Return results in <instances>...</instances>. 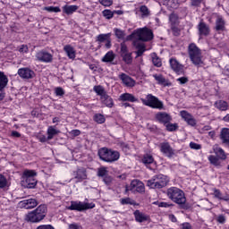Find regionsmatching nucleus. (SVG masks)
<instances>
[{
    "label": "nucleus",
    "instance_id": "a211bd4d",
    "mask_svg": "<svg viewBox=\"0 0 229 229\" xmlns=\"http://www.w3.org/2000/svg\"><path fill=\"white\" fill-rule=\"evenodd\" d=\"M199 30V36L200 37H208L210 35V27L207 25L204 21H200L197 26Z\"/></svg>",
    "mask_w": 229,
    "mask_h": 229
},
{
    "label": "nucleus",
    "instance_id": "5701e85b",
    "mask_svg": "<svg viewBox=\"0 0 229 229\" xmlns=\"http://www.w3.org/2000/svg\"><path fill=\"white\" fill-rule=\"evenodd\" d=\"M119 79L122 81V83L125 85V87H135V81L131 79V77L128 76L126 73L120 74Z\"/></svg>",
    "mask_w": 229,
    "mask_h": 229
},
{
    "label": "nucleus",
    "instance_id": "338daca9",
    "mask_svg": "<svg viewBox=\"0 0 229 229\" xmlns=\"http://www.w3.org/2000/svg\"><path fill=\"white\" fill-rule=\"evenodd\" d=\"M182 229H192V225H191L189 223H184L182 225Z\"/></svg>",
    "mask_w": 229,
    "mask_h": 229
},
{
    "label": "nucleus",
    "instance_id": "6e6552de",
    "mask_svg": "<svg viewBox=\"0 0 229 229\" xmlns=\"http://www.w3.org/2000/svg\"><path fill=\"white\" fill-rule=\"evenodd\" d=\"M37 172L35 170H25L21 176L22 178V185L27 187V189H35L37 186Z\"/></svg>",
    "mask_w": 229,
    "mask_h": 229
},
{
    "label": "nucleus",
    "instance_id": "6ab92c4d",
    "mask_svg": "<svg viewBox=\"0 0 229 229\" xmlns=\"http://www.w3.org/2000/svg\"><path fill=\"white\" fill-rule=\"evenodd\" d=\"M225 30L226 21H225L223 16H217L216 20L215 30L217 31V33H223V31H225Z\"/></svg>",
    "mask_w": 229,
    "mask_h": 229
},
{
    "label": "nucleus",
    "instance_id": "2eb2a0df",
    "mask_svg": "<svg viewBox=\"0 0 229 229\" xmlns=\"http://www.w3.org/2000/svg\"><path fill=\"white\" fill-rule=\"evenodd\" d=\"M18 75L23 80H31L35 78V72L30 68H20L18 70Z\"/></svg>",
    "mask_w": 229,
    "mask_h": 229
},
{
    "label": "nucleus",
    "instance_id": "393cba45",
    "mask_svg": "<svg viewBox=\"0 0 229 229\" xmlns=\"http://www.w3.org/2000/svg\"><path fill=\"white\" fill-rule=\"evenodd\" d=\"M153 78L156 80V81L158 83V85H163V87H171V82L165 78H164V75L162 74H153Z\"/></svg>",
    "mask_w": 229,
    "mask_h": 229
},
{
    "label": "nucleus",
    "instance_id": "603ef678",
    "mask_svg": "<svg viewBox=\"0 0 229 229\" xmlns=\"http://www.w3.org/2000/svg\"><path fill=\"white\" fill-rule=\"evenodd\" d=\"M108 174V171H106V168L105 167H101L98 169V176H106V174Z\"/></svg>",
    "mask_w": 229,
    "mask_h": 229
},
{
    "label": "nucleus",
    "instance_id": "c9c22d12",
    "mask_svg": "<svg viewBox=\"0 0 229 229\" xmlns=\"http://www.w3.org/2000/svg\"><path fill=\"white\" fill-rule=\"evenodd\" d=\"M114 60H115V55L114 54L113 51L107 52L105 55V56L102 58V62H105V63L114 62Z\"/></svg>",
    "mask_w": 229,
    "mask_h": 229
},
{
    "label": "nucleus",
    "instance_id": "4d7b16f0",
    "mask_svg": "<svg viewBox=\"0 0 229 229\" xmlns=\"http://www.w3.org/2000/svg\"><path fill=\"white\" fill-rule=\"evenodd\" d=\"M177 81H179L180 85H185V83H189V78L181 77L177 79Z\"/></svg>",
    "mask_w": 229,
    "mask_h": 229
},
{
    "label": "nucleus",
    "instance_id": "412c9836",
    "mask_svg": "<svg viewBox=\"0 0 229 229\" xmlns=\"http://www.w3.org/2000/svg\"><path fill=\"white\" fill-rule=\"evenodd\" d=\"M170 67L176 74H183V66L175 58L169 60Z\"/></svg>",
    "mask_w": 229,
    "mask_h": 229
},
{
    "label": "nucleus",
    "instance_id": "f8f14e48",
    "mask_svg": "<svg viewBox=\"0 0 229 229\" xmlns=\"http://www.w3.org/2000/svg\"><path fill=\"white\" fill-rule=\"evenodd\" d=\"M120 55L123 58V61L130 65L133 62V57L131 56V52L128 51V47L125 43H121V51Z\"/></svg>",
    "mask_w": 229,
    "mask_h": 229
},
{
    "label": "nucleus",
    "instance_id": "f3484780",
    "mask_svg": "<svg viewBox=\"0 0 229 229\" xmlns=\"http://www.w3.org/2000/svg\"><path fill=\"white\" fill-rule=\"evenodd\" d=\"M156 119L158 121V123H161V124H167L173 120L170 114L165 112L157 113L156 114Z\"/></svg>",
    "mask_w": 229,
    "mask_h": 229
},
{
    "label": "nucleus",
    "instance_id": "774afa93",
    "mask_svg": "<svg viewBox=\"0 0 229 229\" xmlns=\"http://www.w3.org/2000/svg\"><path fill=\"white\" fill-rule=\"evenodd\" d=\"M12 137H16L17 139H19V137H21V134L19 133V131H13L12 132Z\"/></svg>",
    "mask_w": 229,
    "mask_h": 229
},
{
    "label": "nucleus",
    "instance_id": "4c0bfd02",
    "mask_svg": "<svg viewBox=\"0 0 229 229\" xmlns=\"http://www.w3.org/2000/svg\"><path fill=\"white\" fill-rule=\"evenodd\" d=\"M142 162L145 165H149V164H153L155 162V158H153V156L146 154L142 158Z\"/></svg>",
    "mask_w": 229,
    "mask_h": 229
},
{
    "label": "nucleus",
    "instance_id": "c03bdc74",
    "mask_svg": "<svg viewBox=\"0 0 229 229\" xmlns=\"http://www.w3.org/2000/svg\"><path fill=\"white\" fill-rule=\"evenodd\" d=\"M6 187H8V180L0 174V189H6Z\"/></svg>",
    "mask_w": 229,
    "mask_h": 229
},
{
    "label": "nucleus",
    "instance_id": "5fc2aeb1",
    "mask_svg": "<svg viewBox=\"0 0 229 229\" xmlns=\"http://www.w3.org/2000/svg\"><path fill=\"white\" fill-rule=\"evenodd\" d=\"M100 4L103 6H112L113 4V0H98Z\"/></svg>",
    "mask_w": 229,
    "mask_h": 229
},
{
    "label": "nucleus",
    "instance_id": "79ce46f5",
    "mask_svg": "<svg viewBox=\"0 0 229 229\" xmlns=\"http://www.w3.org/2000/svg\"><path fill=\"white\" fill-rule=\"evenodd\" d=\"M163 4L168 6V8H176L178 4L174 2V0H162Z\"/></svg>",
    "mask_w": 229,
    "mask_h": 229
},
{
    "label": "nucleus",
    "instance_id": "39448f33",
    "mask_svg": "<svg viewBox=\"0 0 229 229\" xmlns=\"http://www.w3.org/2000/svg\"><path fill=\"white\" fill-rule=\"evenodd\" d=\"M167 183H169V179L162 174L154 175L152 179L147 182V185L150 189H164L167 186Z\"/></svg>",
    "mask_w": 229,
    "mask_h": 229
},
{
    "label": "nucleus",
    "instance_id": "f704fd0d",
    "mask_svg": "<svg viewBox=\"0 0 229 229\" xmlns=\"http://www.w3.org/2000/svg\"><path fill=\"white\" fill-rule=\"evenodd\" d=\"M208 158L210 164H212V165H215V167H220L221 160H219V157L214 155H210Z\"/></svg>",
    "mask_w": 229,
    "mask_h": 229
},
{
    "label": "nucleus",
    "instance_id": "20e7f679",
    "mask_svg": "<svg viewBox=\"0 0 229 229\" xmlns=\"http://www.w3.org/2000/svg\"><path fill=\"white\" fill-rule=\"evenodd\" d=\"M47 208L46 205H40L33 211L28 213L26 219L30 223H40L46 217Z\"/></svg>",
    "mask_w": 229,
    "mask_h": 229
},
{
    "label": "nucleus",
    "instance_id": "ea45409f",
    "mask_svg": "<svg viewBox=\"0 0 229 229\" xmlns=\"http://www.w3.org/2000/svg\"><path fill=\"white\" fill-rule=\"evenodd\" d=\"M103 17L106 19L107 21H110V19H114V11H111L110 9H106L102 12Z\"/></svg>",
    "mask_w": 229,
    "mask_h": 229
},
{
    "label": "nucleus",
    "instance_id": "bf43d9fd",
    "mask_svg": "<svg viewBox=\"0 0 229 229\" xmlns=\"http://www.w3.org/2000/svg\"><path fill=\"white\" fill-rule=\"evenodd\" d=\"M69 229H83V226L80 224L73 223L69 225Z\"/></svg>",
    "mask_w": 229,
    "mask_h": 229
},
{
    "label": "nucleus",
    "instance_id": "58836bf2",
    "mask_svg": "<svg viewBox=\"0 0 229 229\" xmlns=\"http://www.w3.org/2000/svg\"><path fill=\"white\" fill-rule=\"evenodd\" d=\"M134 46H136V48L138 49L136 52L137 56H140L141 55H144V52L146 51V47H144L143 44L134 43Z\"/></svg>",
    "mask_w": 229,
    "mask_h": 229
},
{
    "label": "nucleus",
    "instance_id": "bb28decb",
    "mask_svg": "<svg viewBox=\"0 0 229 229\" xmlns=\"http://www.w3.org/2000/svg\"><path fill=\"white\" fill-rule=\"evenodd\" d=\"M121 101H129L130 103H137L139 99L131 93H123L120 96Z\"/></svg>",
    "mask_w": 229,
    "mask_h": 229
},
{
    "label": "nucleus",
    "instance_id": "7ed1b4c3",
    "mask_svg": "<svg viewBox=\"0 0 229 229\" xmlns=\"http://www.w3.org/2000/svg\"><path fill=\"white\" fill-rule=\"evenodd\" d=\"M98 157L100 160H103V162H107L109 164H112L114 162H117V160L121 158V153L112 148H101L98 150Z\"/></svg>",
    "mask_w": 229,
    "mask_h": 229
},
{
    "label": "nucleus",
    "instance_id": "7c9ffc66",
    "mask_svg": "<svg viewBox=\"0 0 229 229\" xmlns=\"http://www.w3.org/2000/svg\"><path fill=\"white\" fill-rule=\"evenodd\" d=\"M215 106L221 110L222 112H225L228 109V102L224 100H218L215 103Z\"/></svg>",
    "mask_w": 229,
    "mask_h": 229
},
{
    "label": "nucleus",
    "instance_id": "49530a36",
    "mask_svg": "<svg viewBox=\"0 0 229 229\" xmlns=\"http://www.w3.org/2000/svg\"><path fill=\"white\" fill-rule=\"evenodd\" d=\"M110 38V34H100L98 36V42H106Z\"/></svg>",
    "mask_w": 229,
    "mask_h": 229
},
{
    "label": "nucleus",
    "instance_id": "c85d7f7f",
    "mask_svg": "<svg viewBox=\"0 0 229 229\" xmlns=\"http://www.w3.org/2000/svg\"><path fill=\"white\" fill-rule=\"evenodd\" d=\"M214 197L217 199H222L223 201H229V194L225 193V196H223V193L220 190L214 189L213 191Z\"/></svg>",
    "mask_w": 229,
    "mask_h": 229
},
{
    "label": "nucleus",
    "instance_id": "dca6fc26",
    "mask_svg": "<svg viewBox=\"0 0 229 229\" xmlns=\"http://www.w3.org/2000/svg\"><path fill=\"white\" fill-rule=\"evenodd\" d=\"M8 85V77L4 74V72H0V101L4 99V95H3V90L6 89Z\"/></svg>",
    "mask_w": 229,
    "mask_h": 229
},
{
    "label": "nucleus",
    "instance_id": "b1692460",
    "mask_svg": "<svg viewBox=\"0 0 229 229\" xmlns=\"http://www.w3.org/2000/svg\"><path fill=\"white\" fill-rule=\"evenodd\" d=\"M181 117L182 119H184L185 122H187V123L190 126H196V119H194V117L192 116V114H191L189 112L187 111H181Z\"/></svg>",
    "mask_w": 229,
    "mask_h": 229
},
{
    "label": "nucleus",
    "instance_id": "1a4fd4ad",
    "mask_svg": "<svg viewBox=\"0 0 229 229\" xmlns=\"http://www.w3.org/2000/svg\"><path fill=\"white\" fill-rule=\"evenodd\" d=\"M130 37L131 38H138L142 42H148V40H153V31L148 28L140 29L134 30Z\"/></svg>",
    "mask_w": 229,
    "mask_h": 229
},
{
    "label": "nucleus",
    "instance_id": "052dcab7",
    "mask_svg": "<svg viewBox=\"0 0 229 229\" xmlns=\"http://www.w3.org/2000/svg\"><path fill=\"white\" fill-rule=\"evenodd\" d=\"M29 48L27 45H21L19 48L20 53H28Z\"/></svg>",
    "mask_w": 229,
    "mask_h": 229
},
{
    "label": "nucleus",
    "instance_id": "e2e57ef3",
    "mask_svg": "<svg viewBox=\"0 0 229 229\" xmlns=\"http://www.w3.org/2000/svg\"><path fill=\"white\" fill-rule=\"evenodd\" d=\"M158 207H162L164 208H169V207H173V204H169L167 202H160Z\"/></svg>",
    "mask_w": 229,
    "mask_h": 229
},
{
    "label": "nucleus",
    "instance_id": "4be33fe9",
    "mask_svg": "<svg viewBox=\"0 0 229 229\" xmlns=\"http://www.w3.org/2000/svg\"><path fill=\"white\" fill-rule=\"evenodd\" d=\"M133 216L136 223H146V221H149L150 219L148 215L140 212V210L139 209H136L133 212Z\"/></svg>",
    "mask_w": 229,
    "mask_h": 229
},
{
    "label": "nucleus",
    "instance_id": "0e129e2a",
    "mask_svg": "<svg viewBox=\"0 0 229 229\" xmlns=\"http://www.w3.org/2000/svg\"><path fill=\"white\" fill-rule=\"evenodd\" d=\"M104 182L106 185H110L112 183V177L111 176H105L104 177Z\"/></svg>",
    "mask_w": 229,
    "mask_h": 229
},
{
    "label": "nucleus",
    "instance_id": "e433bc0d",
    "mask_svg": "<svg viewBox=\"0 0 229 229\" xmlns=\"http://www.w3.org/2000/svg\"><path fill=\"white\" fill-rule=\"evenodd\" d=\"M140 12L141 13V19H146V17H149V9L146 5H141L140 7Z\"/></svg>",
    "mask_w": 229,
    "mask_h": 229
},
{
    "label": "nucleus",
    "instance_id": "4468645a",
    "mask_svg": "<svg viewBox=\"0 0 229 229\" xmlns=\"http://www.w3.org/2000/svg\"><path fill=\"white\" fill-rule=\"evenodd\" d=\"M36 58L38 62H45V64H51V62H53V55L44 50L38 52L36 54Z\"/></svg>",
    "mask_w": 229,
    "mask_h": 229
},
{
    "label": "nucleus",
    "instance_id": "37998d69",
    "mask_svg": "<svg viewBox=\"0 0 229 229\" xmlns=\"http://www.w3.org/2000/svg\"><path fill=\"white\" fill-rule=\"evenodd\" d=\"M152 63L155 67H162V60L157 55H152Z\"/></svg>",
    "mask_w": 229,
    "mask_h": 229
},
{
    "label": "nucleus",
    "instance_id": "680f3d73",
    "mask_svg": "<svg viewBox=\"0 0 229 229\" xmlns=\"http://www.w3.org/2000/svg\"><path fill=\"white\" fill-rule=\"evenodd\" d=\"M172 33L174 37H178L180 35V29L177 27H172Z\"/></svg>",
    "mask_w": 229,
    "mask_h": 229
},
{
    "label": "nucleus",
    "instance_id": "cd10ccee",
    "mask_svg": "<svg viewBox=\"0 0 229 229\" xmlns=\"http://www.w3.org/2000/svg\"><path fill=\"white\" fill-rule=\"evenodd\" d=\"M64 50L65 51L68 58L72 60H74V58H76V51L74 50V47H72L71 45L64 46Z\"/></svg>",
    "mask_w": 229,
    "mask_h": 229
},
{
    "label": "nucleus",
    "instance_id": "ddd939ff",
    "mask_svg": "<svg viewBox=\"0 0 229 229\" xmlns=\"http://www.w3.org/2000/svg\"><path fill=\"white\" fill-rule=\"evenodd\" d=\"M159 149L161 153H163V155L168 158H173V157H174V150L173 147H171V144L167 141L161 142L159 144Z\"/></svg>",
    "mask_w": 229,
    "mask_h": 229
},
{
    "label": "nucleus",
    "instance_id": "a878e982",
    "mask_svg": "<svg viewBox=\"0 0 229 229\" xmlns=\"http://www.w3.org/2000/svg\"><path fill=\"white\" fill-rule=\"evenodd\" d=\"M220 140H222L223 144H225V146H228L229 144V129L228 128L222 129L220 133Z\"/></svg>",
    "mask_w": 229,
    "mask_h": 229
},
{
    "label": "nucleus",
    "instance_id": "69168bd1",
    "mask_svg": "<svg viewBox=\"0 0 229 229\" xmlns=\"http://www.w3.org/2000/svg\"><path fill=\"white\" fill-rule=\"evenodd\" d=\"M71 133H72V135H73V137H78V136L81 135V131L72 130Z\"/></svg>",
    "mask_w": 229,
    "mask_h": 229
},
{
    "label": "nucleus",
    "instance_id": "8fccbe9b",
    "mask_svg": "<svg viewBox=\"0 0 229 229\" xmlns=\"http://www.w3.org/2000/svg\"><path fill=\"white\" fill-rule=\"evenodd\" d=\"M122 205H135V200H132L130 198H125L121 199Z\"/></svg>",
    "mask_w": 229,
    "mask_h": 229
},
{
    "label": "nucleus",
    "instance_id": "2f4dec72",
    "mask_svg": "<svg viewBox=\"0 0 229 229\" xmlns=\"http://www.w3.org/2000/svg\"><path fill=\"white\" fill-rule=\"evenodd\" d=\"M214 153L216 155L217 157L220 158V160H226V154L225 153V150L219 147L214 148Z\"/></svg>",
    "mask_w": 229,
    "mask_h": 229
},
{
    "label": "nucleus",
    "instance_id": "c756f323",
    "mask_svg": "<svg viewBox=\"0 0 229 229\" xmlns=\"http://www.w3.org/2000/svg\"><path fill=\"white\" fill-rule=\"evenodd\" d=\"M23 205L25 208H35V207L38 205V202L35 199H29L27 200H24Z\"/></svg>",
    "mask_w": 229,
    "mask_h": 229
},
{
    "label": "nucleus",
    "instance_id": "a18cd8bd",
    "mask_svg": "<svg viewBox=\"0 0 229 229\" xmlns=\"http://www.w3.org/2000/svg\"><path fill=\"white\" fill-rule=\"evenodd\" d=\"M165 128L167 131H176L178 130V123H166Z\"/></svg>",
    "mask_w": 229,
    "mask_h": 229
},
{
    "label": "nucleus",
    "instance_id": "423d86ee",
    "mask_svg": "<svg viewBox=\"0 0 229 229\" xmlns=\"http://www.w3.org/2000/svg\"><path fill=\"white\" fill-rule=\"evenodd\" d=\"M140 101L145 106H149L150 108H155L157 110H165L164 102L151 94L147 95L145 98H140Z\"/></svg>",
    "mask_w": 229,
    "mask_h": 229
},
{
    "label": "nucleus",
    "instance_id": "09e8293b",
    "mask_svg": "<svg viewBox=\"0 0 229 229\" xmlns=\"http://www.w3.org/2000/svg\"><path fill=\"white\" fill-rule=\"evenodd\" d=\"M114 35L117 38L123 39L125 37L124 31L119 29L114 30Z\"/></svg>",
    "mask_w": 229,
    "mask_h": 229
},
{
    "label": "nucleus",
    "instance_id": "f03ea898",
    "mask_svg": "<svg viewBox=\"0 0 229 229\" xmlns=\"http://www.w3.org/2000/svg\"><path fill=\"white\" fill-rule=\"evenodd\" d=\"M188 55L193 65L196 67H201L203 65V55L201 54V49L196 44L191 43L189 45Z\"/></svg>",
    "mask_w": 229,
    "mask_h": 229
},
{
    "label": "nucleus",
    "instance_id": "72a5a7b5",
    "mask_svg": "<svg viewBox=\"0 0 229 229\" xmlns=\"http://www.w3.org/2000/svg\"><path fill=\"white\" fill-rule=\"evenodd\" d=\"M78 10V5H64L63 7V12L66 13V15H71V13H74Z\"/></svg>",
    "mask_w": 229,
    "mask_h": 229
},
{
    "label": "nucleus",
    "instance_id": "864d4df0",
    "mask_svg": "<svg viewBox=\"0 0 229 229\" xmlns=\"http://www.w3.org/2000/svg\"><path fill=\"white\" fill-rule=\"evenodd\" d=\"M55 96H64L65 91L62 89V87H57L55 89Z\"/></svg>",
    "mask_w": 229,
    "mask_h": 229
},
{
    "label": "nucleus",
    "instance_id": "a19ab883",
    "mask_svg": "<svg viewBox=\"0 0 229 229\" xmlns=\"http://www.w3.org/2000/svg\"><path fill=\"white\" fill-rule=\"evenodd\" d=\"M94 122L98 123V124H103L105 123L106 118L105 115L101 114H96L93 117Z\"/></svg>",
    "mask_w": 229,
    "mask_h": 229
},
{
    "label": "nucleus",
    "instance_id": "aec40b11",
    "mask_svg": "<svg viewBox=\"0 0 229 229\" xmlns=\"http://www.w3.org/2000/svg\"><path fill=\"white\" fill-rule=\"evenodd\" d=\"M72 174L76 182H83V180H87V170L83 167L78 168Z\"/></svg>",
    "mask_w": 229,
    "mask_h": 229
},
{
    "label": "nucleus",
    "instance_id": "6e6d98bb",
    "mask_svg": "<svg viewBox=\"0 0 229 229\" xmlns=\"http://www.w3.org/2000/svg\"><path fill=\"white\" fill-rule=\"evenodd\" d=\"M190 148H191V149H201V145L200 144H198V143H196V142H191L190 143Z\"/></svg>",
    "mask_w": 229,
    "mask_h": 229
},
{
    "label": "nucleus",
    "instance_id": "f257e3e1",
    "mask_svg": "<svg viewBox=\"0 0 229 229\" xmlns=\"http://www.w3.org/2000/svg\"><path fill=\"white\" fill-rule=\"evenodd\" d=\"M166 195L169 199L174 201V203L180 205L181 208H184V210H187V208H189V207L185 205V203H187V198H185V193L181 189L176 187H171L166 191Z\"/></svg>",
    "mask_w": 229,
    "mask_h": 229
},
{
    "label": "nucleus",
    "instance_id": "de8ad7c7",
    "mask_svg": "<svg viewBox=\"0 0 229 229\" xmlns=\"http://www.w3.org/2000/svg\"><path fill=\"white\" fill-rule=\"evenodd\" d=\"M45 10L47 12L54 13H58L62 12V10H60V7H55V6L45 7Z\"/></svg>",
    "mask_w": 229,
    "mask_h": 229
},
{
    "label": "nucleus",
    "instance_id": "3c124183",
    "mask_svg": "<svg viewBox=\"0 0 229 229\" xmlns=\"http://www.w3.org/2000/svg\"><path fill=\"white\" fill-rule=\"evenodd\" d=\"M205 0H191V6H195V8H198L201 6V3H203Z\"/></svg>",
    "mask_w": 229,
    "mask_h": 229
},
{
    "label": "nucleus",
    "instance_id": "0eeeda50",
    "mask_svg": "<svg viewBox=\"0 0 229 229\" xmlns=\"http://www.w3.org/2000/svg\"><path fill=\"white\" fill-rule=\"evenodd\" d=\"M93 90L96 92V94H98V96H100L102 105H105V106H107V108H112L114 106V98H112V97L106 93V90H105L103 86H95Z\"/></svg>",
    "mask_w": 229,
    "mask_h": 229
},
{
    "label": "nucleus",
    "instance_id": "473e14b6",
    "mask_svg": "<svg viewBox=\"0 0 229 229\" xmlns=\"http://www.w3.org/2000/svg\"><path fill=\"white\" fill-rule=\"evenodd\" d=\"M58 133H60V131L55 129L53 126H49L47 129V140H52L55 135H58Z\"/></svg>",
    "mask_w": 229,
    "mask_h": 229
},
{
    "label": "nucleus",
    "instance_id": "9b49d317",
    "mask_svg": "<svg viewBox=\"0 0 229 229\" xmlns=\"http://www.w3.org/2000/svg\"><path fill=\"white\" fill-rule=\"evenodd\" d=\"M146 188L144 187V182L140 180H133L131 182L130 185L125 186V194L127 192H144Z\"/></svg>",
    "mask_w": 229,
    "mask_h": 229
},
{
    "label": "nucleus",
    "instance_id": "9d476101",
    "mask_svg": "<svg viewBox=\"0 0 229 229\" xmlns=\"http://www.w3.org/2000/svg\"><path fill=\"white\" fill-rule=\"evenodd\" d=\"M96 204L81 202V201H71V206L68 207V210H76L77 212H83V210H90V208H94Z\"/></svg>",
    "mask_w": 229,
    "mask_h": 229
},
{
    "label": "nucleus",
    "instance_id": "13d9d810",
    "mask_svg": "<svg viewBox=\"0 0 229 229\" xmlns=\"http://www.w3.org/2000/svg\"><path fill=\"white\" fill-rule=\"evenodd\" d=\"M217 223H220L221 225H225L226 223V217H225L224 215H219L216 218Z\"/></svg>",
    "mask_w": 229,
    "mask_h": 229
}]
</instances>
